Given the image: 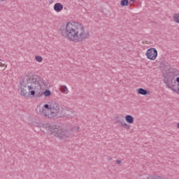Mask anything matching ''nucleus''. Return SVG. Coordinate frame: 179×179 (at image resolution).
<instances>
[{
  "instance_id": "obj_8",
  "label": "nucleus",
  "mask_w": 179,
  "mask_h": 179,
  "mask_svg": "<svg viewBox=\"0 0 179 179\" xmlns=\"http://www.w3.org/2000/svg\"><path fill=\"white\" fill-rule=\"evenodd\" d=\"M41 114H43L45 117H47L48 118H54V116H52V111H49L47 109H44V108H42L40 110Z\"/></svg>"
},
{
  "instance_id": "obj_10",
  "label": "nucleus",
  "mask_w": 179,
  "mask_h": 179,
  "mask_svg": "<svg viewBox=\"0 0 179 179\" xmlns=\"http://www.w3.org/2000/svg\"><path fill=\"white\" fill-rule=\"evenodd\" d=\"M138 94H142L143 96H148L150 93L148 90H145L143 88H138L137 89Z\"/></svg>"
},
{
  "instance_id": "obj_23",
  "label": "nucleus",
  "mask_w": 179,
  "mask_h": 179,
  "mask_svg": "<svg viewBox=\"0 0 179 179\" xmlns=\"http://www.w3.org/2000/svg\"><path fill=\"white\" fill-rule=\"evenodd\" d=\"M52 2H54L53 0H50V1H49V3H52Z\"/></svg>"
},
{
  "instance_id": "obj_13",
  "label": "nucleus",
  "mask_w": 179,
  "mask_h": 179,
  "mask_svg": "<svg viewBox=\"0 0 179 179\" xmlns=\"http://www.w3.org/2000/svg\"><path fill=\"white\" fill-rule=\"evenodd\" d=\"M121 127H122V128H125V129L129 130L131 129V125L125 123V120H124L122 124H120Z\"/></svg>"
},
{
  "instance_id": "obj_11",
  "label": "nucleus",
  "mask_w": 179,
  "mask_h": 179,
  "mask_svg": "<svg viewBox=\"0 0 179 179\" xmlns=\"http://www.w3.org/2000/svg\"><path fill=\"white\" fill-rule=\"evenodd\" d=\"M124 120L127 124H134V119L131 115H127L124 117Z\"/></svg>"
},
{
  "instance_id": "obj_1",
  "label": "nucleus",
  "mask_w": 179,
  "mask_h": 179,
  "mask_svg": "<svg viewBox=\"0 0 179 179\" xmlns=\"http://www.w3.org/2000/svg\"><path fill=\"white\" fill-rule=\"evenodd\" d=\"M59 31L62 37L73 43H83L90 36V31H85L83 24L76 22H66L60 27Z\"/></svg>"
},
{
  "instance_id": "obj_4",
  "label": "nucleus",
  "mask_w": 179,
  "mask_h": 179,
  "mask_svg": "<svg viewBox=\"0 0 179 179\" xmlns=\"http://www.w3.org/2000/svg\"><path fill=\"white\" fill-rule=\"evenodd\" d=\"M164 83L166 84L168 89H171L173 92L178 93L179 94V77L175 78L174 76L164 77Z\"/></svg>"
},
{
  "instance_id": "obj_25",
  "label": "nucleus",
  "mask_w": 179,
  "mask_h": 179,
  "mask_svg": "<svg viewBox=\"0 0 179 179\" xmlns=\"http://www.w3.org/2000/svg\"><path fill=\"white\" fill-rule=\"evenodd\" d=\"M177 128L179 129V123L177 124Z\"/></svg>"
},
{
  "instance_id": "obj_7",
  "label": "nucleus",
  "mask_w": 179,
  "mask_h": 179,
  "mask_svg": "<svg viewBox=\"0 0 179 179\" xmlns=\"http://www.w3.org/2000/svg\"><path fill=\"white\" fill-rule=\"evenodd\" d=\"M59 105H58L57 103L53 102L51 103V110L50 112L52 115L54 117H55L57 115V114H58L59 111Z\"/></svg>"
},
{
  "instance_id": "obj_17",
  "label": "nucleus",
  "mask_w": 179,
  "mask_h": 179,
  "mask_svg": "<svg viewBox=\"0 0 179 179\" xmlns=\"http://www.w3.org/2000/svg\"><path fill=\"white\" fill-rule=\"evenodd\" d=\"M173 20L176 23H179V13H176L173 17Z\"/></svg>"
},
{
  "instance_id": "obj_5",
  "label": "nucleus",
  "mask_w": 179,
  "mask_h": 179,
  "mask_svg": "<svg viewBox=\"0 0 179 179\" xmlns=\"http://www.w3.org/2000/svg\"><path fill=\"white\" fill-rule=\"evenodd\" d=\"M145 55L148 59H150L151 61H155V59L157 58V50H156V48H150L147 50Z\"/></svg>"
},
{
  "instance_id": "obj_21",
  "label": "nucleus",
  "mask_w": 179,
  "mask_h": 179,
  "mask_svg": "<svg viewBox=\"0 0 179 179\" xmlns=\"http://www.w3.org/2000/svg\"><path fill=\"white\" fill-rule=\"evenodd\" d=\"M116 164H121V160H117Z\"/></svg>"
},
{
  "instance_id": "obj_24",
  "label": "nucleus",
  "mask_w": 179,
  "mask_h": 179,
  "mask_svg": "<svg viewBox=\"0 0 179 179\" xmlns=\"http://www.w3.org/2000/svg\"><path fill=\"white\" fill-rule=\"evenodd\" d=\"M130 2H135V0H130Z\"/></svg>"
},
{
  "instance_id": "obj_14",
  "label": "nucleus",
  "mask_w": 179,
  "mask_h": 179,
  "mask_svg": "<svg viewBox=\"0 0 179 179\" xmlns=\"http://www.w3.org/2000/svg\"><path fill=\"white\" fill-rule=\"evenodd\" d=\"M60 90L62 92V93H65L66 94H68V87H66V85H62L60 87Z\"/></svg>"
},
{
  "instance_id": "obj_12",
  "label": "nucleus",
  "mask_w": 179,
  "mask_h": 179,
  "mask_svg": "<svg viewBox=\"0 0 179 179\" xmlns=\"http://www.w3.org/2000/svg\"><path fill=\"white\" fill-rule=\"evenodd\" d=\"M115 121L117 124H122L124 120V115H121L120 116H116L115 117Z\"/></svg>"
},
{
  "instance_id": "obj_19",
  "label": "nucleus",
  "mask_w": 179,
  "mask_h": 179,
  "mask_svg": "<svg viewBox=\"0 0 179 179\" xmlns=\"http://www.w3.org/2000/svg\"><path fill=\"white\" fill-rule=\"evenodd\" d=\"M35 59L37 62H43V57L41 56L35 57Z\"/></svg>"
},
{
  "instance_id": "obj_20",
  "label": "nucleus",
  "mask_w": 179,
  "mask_h": 179,
  "mask_svg": "<svg viewBox=\"0 0 179 179\" xmlns=\"http://www.w3.org/2000/svg\"><path fill=\"white\" fill-rule=\"evenodd\" d=\"M0 66H1V67L5 66L6 68L8 66V65H6L5 64V61L4 60L0 59Z\"/></svg>"
},
{
  "instance_id": "obj_3",
  "label": "nucleus",
  "mask_w": 179,
  "mask_h": 179,
  "mask_svg": "<svg viewBox=\"0 0 179 179\" xmlns=\"http://www.w3.org/2000/svg\"><path fill=\"white\" fill-rule=\"evenodd\" d=\"M41 127L43 129L50 131V134L55 136H57L60 139H66V138H71L72 134L71 130L65 129H61L58 125H50V124H41Z\"/></svg>"
},
{
  "instance_id": "obj_26",
  "label": "nucleus",
  "mask_w": 179,
  "mask_h": 179,
  "mask_svg": "<svg viewBox=\"0 0 179 179\" xmlns=\"http://www.w3.org/2000/svg\"><path fill=\"white\" fill-rule=\"evenodd\" d=\"M1 1H5V0H1Z\"/></svg>"
},
{
  "instance_id": "obj_9",
  "label": "nucleus",
  "mask_w": 179,
  "mask_h": 179,
  "mask_svg": "<svg viewBox=\"0 0 179 179\" xmlns=\"http://www.w3.org/2000/svg\"><path fill=\"white\" fill-rule=\"evenodd\" d=\"M54 10H55V12L59 13L61 12V10H62V9H64V5H62V3H56L54 5Z\"/></svg>"
},
{
  "instance_id": "obj_22",
  "label": "nucleus",
  "mask_w": 179,
  "mask_h": 179,
  "mask_svg": "<svg viewBox=\"0 0 179 179\" xmlns=\"http://www.w3.org/2000/svg\"><path fill=\"white\" fill-rule=\"evenodd\" d=\"M76 129H77V131H79V129H80L79 126L76 127Z\"/></svg>"
},
{
  "instance_id": "obj_18",
  "label": "nucleus",
  "mask_w": 179,
  "mask_h": 179,
  "mask_svg": "<svg viewBox=\"0 0 179 179\" xmlns=\"http://www.w3.org/2000/svg\"><path fill=\"white\" fill-rule=\"evenodd\" d=\"M43 108H44V110H47L48 112H50V111H51V105L46 103L43 106Z\"/></svg>"
},
{
  "instance_id": "obj_2",
  "label": "nucleus",
  "mask_w": 179,
  "mask_h": 179,
  "mask_svg": "<svg viewBox=\"0 0 179 179\" xmlns=\"http://www.w3.org/2000/svg\"><path fill=\"white\" fill-rule=\"evenodd\" d=\"M20 86L21 96L35 97L40 94V90L43 86H45V81L40 76L28 73L27 78L20 83Z\"/></svg>"
},
{
  "instance_id": "obj_6",
  "label": "nucleus",
  "mask_w": 179,
  "mask_h": 179,
  "mask_svg": "<svg viewBox=\"0 0 179 179\" xmlns=\"http://www.w3.org/2000/svg\"><path fill=\"white\" fill-rule=\"evenodd\" d=\"M57 118H61L64 117H71V110H68V108L64 107L59 110V113L55 116Z\"/></svg>"
},
{
  "instance_id": "obj_16",
  "label": "nucleus",
  "mask_w": 179,
  "mask_h": 179,
  "mask_svg": "<svg viewBox=\"0 0 179 179\" xmlns=\"http://www.w3.org/2000/svg\"><path fill=\"white\" fill-rule=\"evenodd\" d=\"M121 6H128L129 5V0H121Z\"/></svg>"
},
{
  "instance_id": "obj_15",
  "label": "nucleus",
  "mask_w": 179,
  "mask_h": 179,
  "mask_svg": "<svg viewBox=\"0 0 179 179\" xmlns=\"http://www.w3.org/2000/svg\"><path fill=\"white\" fill-rule=\"evenodd\" d=\"M44 95L45 97H50V96H51V91L50 90H45L43 93H41V95Z\"/></svg>"
}]
</instances>
